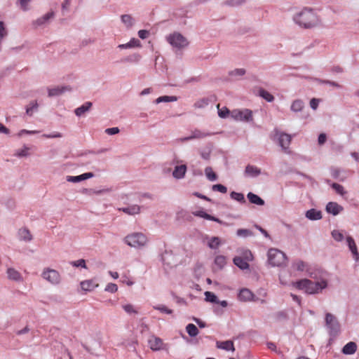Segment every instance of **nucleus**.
I'll list each match as a JSON object with an SVG mask.
<instances>
[{"mask_svg": "<svg viewBox=\"0 0 359 359\" xmlns=\"http://www.w3.org/2000/svg\"><path fill=\"white\" fill-rule=\"evenodd\" d=\"M268 262L272 266H285L287 263V257L285 254L276 249L271 248L268 251Z\"/></svg>", "mask_w": 359, "mask_h": 359, "instance_id": "nucleus-3", "label": "nucleus"}, {"mask_svg": "<svg viewBox=\"0 0 359 359\" xmlns=\"http://www.w3.org/2000/svg\"><path fill=\"white\" fill-rule=\"evenodd\" d=\"M54 16L55 13L54 11H51L43 15L42 17H40L33 21L32 25L35 28L46 25L49 22L50 20L54 18Z\"/></svg>", "mask_w": 359, "mask_h": 359, "instance_id": "nucleus-10", "label": "nucleus"}, {"mask_svg": "<svg viewBox=\"0 0 359 359\" xmlns=\"http://www.w3.org/2000/svg\"><path fill=\"white\" fill-rule=\"evenodd\" d=\"M320 100L316 98H312L310 101V107L313 109L316 110L319 104Z\"/></svg>", "mask_w": 359, "mask_h": 359, "instance_id": "nucleus-59", "label": "nucleus"}, {"mask_svg": "<svg viewBox=\"0 0 359 359\" xmlns=\"http://www.w3.org/2000/svg\"><path fill=\"white\" fill-rule=\"evenodd\" d=\"M327 140L326 135L325 133H320L318 136V142L320 145L323 144Z\"/></svg>", "mask_w": 359, "mask_h": 359, "instance_id": "nucleus-63", "label": "nucleus"}, {"mask_svg": "<svg viewBox=\"0 0 359 359\" xmlns=\"http://www.w3.org/2000/svg\"><path fill=\"white\" fill-rule=\"evenodd\" d=\"M261 174V170L252 165H248L245 169V175L248 177H255Z\"/></svg>", "mask_w": 359, "mask_h": 359, "instance_id": "nucleus-17", "label": "nucleus"}, {"mask_svg": "<svg viewBox=\"0 0 359 359\" xmlns=\"http://www.w3.org/2000/svg\"><path fill=\"white\" fill-rule=\"evenodd\" d=\"M166 41L170 46L177 50L183 49L188 46L189 41L180 32H173L166 36Z\"/></svg>", "mask_w": 359, "mask_h": 359, "instance_id": "nucleus-4", "label": "nucleus"}, {"mask_svg": "<svg viewBox=\"0 0 359 359\" xmlns=\"http://www.w3.org/2000/svg\"><path fill=\"white\" fill-rule=\"evenodd\" d=\"M98 286V284L95 283L93 280H87L81 283V287L82 290L85 291H91Z\"/></svg>", "mask_w": 359, "mask_h": 359, "instance_id": "nucleus-26", "label": "nucleus"}, {"mask_svg": "<svg viewBox=\"0 0 359 359\" xmlns=\"http://www.w3.org/2000/svg\"><path fill=\"white\" fill-rule=\"evenodd\" d=\"M233 261L234 264L241 269H247L250 266L249 264L241 257H234Z\"/></svg>", "mask_w": 359, "mask_h": 359, "instance_id": "nucleus-29", "label": "nucleus"}, {"mask_svg": "<svg viewBox=\"0 0 359 359\" xmlns=\"http://www.w3.org/2000/svg\"><path fill=\"white\" fill-rule=\"evenodd\" d=\"M293 285L299 290H304L305 292L309 294H316L325 288L327 283V281L324 280L320 282H313L309 279H302L293 283Z\"/></svg>", "mask_w": 359, "mask_h": 359, "instance_id": "nucleus-2", "label": "nucleus"}, {"mask_svg": "<svg viewBox=\"0 0 359 359\" xmlns=\"http://www.w3.org/2000/svg\"><path fill=\"white\" fill-rule=\"evenodd\" d=\"M357 349V345L353 341L347 343L342 348V353L346 355L353 354Z\"/></svg>", "mask_w": 359, "mask_h": 359, "instance_id": "nucleus-25", "label": "nucleus"}, {"mask_svg": "<svg viewBox=\"0 0 359 359\" xmlns=\"http://www.w3.org/2000/svg\"><path fill=\"white\" fill-rule=\"evenodd\" d=\"M141 59V55L138 53H134L127 56L126 57L122 60L123 62H130V63H137Z\"/></svg>", "mask_w": 359, "mask_h": 359, "instance_id": "nucleus-32", "label": "nucleus"}, {"mask_svg": "<svg viewBox=\"0 0 359 359\" xmlns=\"http://www.w3.org/2000/svg\"><path fill=\"white\" fill-rule=\"evenodd\" d=\"M149 32L145 29H141L138 32V36L142 39H145L149 36Z\"/></svg>", "mask_w": 359, "mask_h": 359, "instance_id": "nucleus-61", "label": "nucleus"}, {"mask_svg": "<svg viewBox=\"0 0 359 359\" xmlns=\"http://www.w3.org/2000/svg\"><path fill=\"white\" fill-rule=\"evenodd\" d=\"M194 215L195 216L200 217H202V218H204V219H208V220H210V219H212V215H210L202 210L195 212H194Z\"/></svg>", "mask_w": 359, "mask_h": 359, "instance_id": "nucleus-54", "label": "nucleus"}, {"mask_svg": "<svg viewBox=\"0 0 359 359\" xmlns=\"http://www.w3.org/2000/svg\"><path fill=\"white\" fill-rule=\"evenodd\" d=\"M230 196L232 199L236 201H238L241 203H245V197H244V195L241 193H238V192H236V191H232L231 192L230 194Z\"/></svg>", "mask_w": 359, "mask_h": 359, "instance_id": "nucleus-37", "label": "nucleus"}, {"mask_svg": "<svg viewBox=\"0 0 359 359\" xmlns=\"http://www.w3.org/2000/svg\"><path fill=\"white\" fill-rule=\"evenodd\" d=\"M246 0H228L225 2L226 5L231 6H238L245 2Z\"/></svg>", "mask_w": 359, "mask_h": 359, "instance_id": "nucleus-53", "label": "nucleus"}, {"mask_svg": "<svg viewBox=\"0 0 359 359\" xmlns=\"http://www.w3.org/2000/svg\"><path fill=\"white\" fill-rule=\"evenodd\" d=\"M93 106V103L91 102H86L81 107L76 108L74 110V113L77 116H82L84 113L88 111Z\"/></svg>", "mask_w": 359, "mask_h": 359, "instance_id": "nucleus-23", "label": "nucleus"}, {"mask_svg": "<svg viewBox=\"0 0 359 359\" xmlns=\"http://www.w3.org/2000/svg\"><path fill=\"white\" fill-rule=\"evenodd\" d=\"M70 4L71 0H65L63 1V3L62 4V11L63 13L69 10Z\"/></svg>", "mask_w": 359, "mask_h": 359, "instance_id": "nucleus-58", "label": "nucleus"}, {"mask_svg": "<svg viewBox=\"0 0 359 359\" xmlns=\"http://www.w3.org/2000/svg\"><path fill=\"white\" fill-rule=\"evenodd\" d=\"M319 83L322 84H328L338 88H341V86L339 85L338 83L329 80H319Z\"/></svg>", "mask_w": 359, "mask_h": 359, "instance_id": "nucleus-56", "label": "nucleus"}, {"mask_svg": "<svg viewBox=\"0 0 359 359\" xmlns=\"http://www.w3.org/2000/svg\"><path fill=\"white\" fill-rule=\"evenodd\" d=\"M186 172H187L186 165H177V166H175V168L172 172V176L175 179H182V178H184Z\"/></svg>", "mask_w": 359, "mask_h": 359, "instance_id": "nucleus-18", "label": "nucleus"}, {"mask_svg": "<svg viewBox=\"0 0 359 359\" xmlns=\"http://www.w3.org/2000/svg\"><path fill=\"white\" fill-rule=\"evenodd\" d=\"M149 347L153 351H160L162 349L163 342L161 339L152 336L148 341Z\"/></svg>", "mask_w": 359, "mask_h": 359, "instance_id": "nucleus-14", "label": "nucleus"}, {"mask_svg": "<svg viewBox=\"0 0 359 359\" xmlns=\"http://www.w3.org/2000/svg\"><path fill=\"white\" fill-rule=\"evenodd\" d=\"M186 331L191 337H194L198 335V330L196 326L192 323H189L186 327Z\"/></svg>", "mask_w": 359, "mask_h": 359, "instance_id": "nucleus-34", "label": "nucleus"}, {"mask_svg": "<svg viewBox=\"0 0 359 359\" xmlns=\"http://www.w3.org/2000/svg\"><path fill=\"white\" fill-rule=\"evenodd\" d=\"M246 70L243 68H237L229 72V75L231 76H242L245 75Z\"/></svg>", "mask_w": 359, "mask_h": 359, "instance_id": "nucleus-43", "label": "nucleus"}, {"mask_svg": "<svg viewBox=\"0 0 359 359\" xmlns=\"http://www.w3.org/2000/svg\"><path fill=\"white\" fill-rule=\"evenodd\" d=\"M154 309L161 311V313H165L166 314H172L173 311L172 309H168L167 306L163 304L154 306Z\"/></svg>", "mask_w": 359, "mask_h": 359, "instance_id": "nucleus-46", "label": "nucleus"}, {"mask_svg": "<svg viewBox=\"0 0 359 359\" xmlns=\"http://www.w3.org/2000/svg\"><path fill=\"white\" fill-rule=\"evenodd\" d=\"M217 348L226 351H235L234 345L232 341L226 340L224 341H217Z\"/></svg>", "mask_w": 359, "mask_h": 359, "instance_id": "nucleus-21", "label": "nucleus"}, {"mask_svg": "<svg viewBox=\"0 0 359 359\" xmlns=\"http://www.w3.org/2000/svg\"><path fill=\"white\" fill-rule=\"evenodd\" d=\"M212 189L214 191H219L222 194H225L227 191V188L225 186L220 184H214L212 187Z\"/></svg>", "mask_w": 359, "mask_h": 359, "instance_id": "nucleus-50", "label": "nucleus"}, {"mask_svg": "<svg viewBox=\"0 0 359 359\" xmlns=\"http://www.w3.org/2000/svg\"><path fill=\"white\" fill-rule=\"evenodd\" d=\"M247 198H248L249 201L251 203H253V204H255L257 205H264L265 203L264 201L262 198H261L259 196H257V194H255L252 192H249L247 194Z\"/></svg>", "mask_w": 359, "mask_h": 359, "instance_id": "nucleus-24", "label": "nucleus"}, {"mask_svg": "<svg viewBox=\"0 0 359 359\" xmlns=\"http://www.w3.org/2000/svg\"><path fill=\"white\" fill-rule=\"evenodd\" d=\"M20 239L26 242L31 241L32 240V236L30 231L26 229H20L18 231Z\"/></svg>", "mask_w": 359, "mask_h": 359, "instance_id": "nucleus-27", "label": "nucleus"}, {"mask_svg": "<svg viewBox=\"0 0 359 359\" xmlns=\"http://www.w3.org/2000/svg\"><path fill=\"white\" fill-rule=\"evenodd\" d=\"M118 210L122 211L129 215H135L140 212L141 206L138 205H133L128 207L119 208Z\"/></svg>", "mask_w": 359, "mask_h": 359, "instance_id": "nucleus-16", "label": "nucleus"}, {"mask_svg": "<svg viewBox=\"0 0 359 359\" xmlns=\"http://www.w3.org/2000/svg\"><path fill=\"white\" fill-rule=\"evenodd\" d=\"M122 308L128 314H133V313L137 314V311L135 309L133 305H132L130 304H124L122 306Z\"/></svg>", "mask_w": 359, "mask_h": 359, "instance_id": "nucleus-47", "label": "nucleus"}, {"mask_svg": "<svg viewBox=\"0 0 359 359\" xmlns=\"http://www.w3.org/2000/svg\"><path fill=\"white\" fill-rule=\"evenodd\" d=\"M304 107V103L302 100L297 99L294 100L291 104L290 109L293 112L302 111Z\"/></svg>", "mask_w": 359, "mask_h": 359, "instance_id": "nucleus-28", "label": "nucleus"}, {"mask_svg": "<svg viewBox=\"0 0 359 359\" xmlns=\"http://www.w3.org/2000/svg\"><path fill=\"white\" fill-rule=\"evenodd\" d=\"M128 43L130 44V48H134V47H138L140 46V41L135 38L130 39V41Z\"/></svg>", "mask_w": 359, "mask_h": 359, "instance_id": "nucleus-60", "label": "nucleus"}, {"mask_svg": "<svg viewBox=\"0 0 359 359\" xmlns=\"http://www.w3.org/2000/svg\"><path fill=\"white\" fill-rule=\"evenodd\" d=\"M341 170L338 168H332L331 170V175L334 179H339Z\"/></svg>", "mask_w": 359, "mask_h": 359, "instance_id": "nucleus-62", "label": "nucleus"}, {"mask_svg": "<svg viewBox=\"0 0 359 359\" xmlns=\"http://www.w3.org/2000/svg\"><path fill=\"white\" fill-rule=\"evenodd\" d=\"M325 321L329 334L332 337L337 336L340 331V325L337 318L333 314L326 313Z\"/></svg>", "mask_w": 359, "mask_h": 359, "instance_id": "nucleus-6", "label": "nucleus"}, {"mask_svg": "<svg viewBox=\"0 0 359 359\" xmlns=\"http://www.w3.org/2000/svg\"><path fill=\"white\" fill-rule=\"evenodd\" d=\"M121 22L128 27L130 28L133 27L135 23V20L133 18L128 14H124L121 16Z\"/></svg>", "mask_w": 359, "mask_h": 359, "instance_id": "nucleus-30", "label": "nucleus"}, {"mask_svg": "<svg viewBox=\"0 0 359 359\" xmlns=\"http://www.w3.org/2000/svg\"><path fill=\"white\" fill-rule=\"evenodd\" d=\"M276 137L278 138V144L281 148L286 151L290 144L292 137L290 135L285 133H281L276 130Z\"/></svg>", "mask_w": 359, "mask_h": 359, "instance_id": "nucleus-9", "label": "nucleus"}, {"mask_svg": "<svg viewBox=\"0 0 359 359\" xmlns=\"http://www.w3.org/2000/svg\"><path fill=\"white\" fill-rule=\"evenodd\" d=\"M305 216L310 220H319L322 218V212L320 210L312 208L306 212Z\"/></svg>", "mask_w": 359, "mask_h": 359, "instance_id": "nucleus-19", "label": "nucleus"}, {"mask_svg": "<svg viewBox=\"0 0 359 359\" xmlns=\"http://www.w3.org/2000/svg\"><path fill=\"white\" fill-rule=\"evenodd\" d=\"M125 243L135 248H140L146 245L147 238L146 236L142 233H133L126 236L124 238Z\"/></svg>", "mask_w": 359, "mask_h": 359, "instance_id": "nucleus-5", "label": "nucleus"}, {"mask_svg": "<svg viewBox=\"0 0 359 359\" xmlns=\"http://www.w3.org/2000/svg\"><path fill=\"white\" fill-rule=\"evenodd\" d=\"M205 299L206 302H209L211 303L218 302V299H217V296L212 292H208V291L205 292Z\"/></svg>", "mask_w": 359, "mask_h": 359, "instance_id": "nucleus-42", "label": "nucleus"}, {"mask_svg": "<svg viewBox=\"0 0 359 359\" xmlns=\"http://www.w3.org/2000/svg\"><path fill=\"white\" fill-rule=\"evenodd\" d=\"M72 90V87L69 86H56L52 88L48 89V97L59 96L65 92H69Z\"/></svg>", "mask_w": 359, "mask_h": 359, "instance_id": "nucleus-11", "label": "nucleus"}, {"mask_svg": "<svg viewBox=\"0 0 359 359\" xmlns=\"http://www.w3.org/2000/svg\"><path fill=\"white\" fill-rule=\"evenodd\" d=\"M325 210L328 213L336 216L343 211L344 208L336 202H329L326 205Z\"/></svg>", "mask_w": 359, "mask_h": 359, "instance_id": "nucleus-12", "label": "nucleus"}, {"mask_svg": "<svg viewBox=\"0 0 359 359\" xmlns=\"http://www.w3.org/2000/svg\"><path fill=\"white\" fill-rule=\"evenodd\" d=\"M332 238L337 242H340L344 239V235L341 232L338 230H333L331 232Z\"/></svg>", "mask_w": 359, "mask_h": 359, "instance_id": "nucleus-48", "label": "nucleus"}, {"mask_svg": "<svg viewBox=\"0 0 359 359\" xmlns=\"http://www.w3.org/2000/svg\"><path fill=\"white\" fill-rule=\"evenodd\" d=\"M215 264L221 269L226 264V257L223 255H218L215 259Z\"/></svg>", "mask_w": 359, "mask_h": 359, "instance_id": "nucleus-40", "label": "nucleus"}, {"mask_svg": "<svg viewBox=\"0 0 359 359\" xmlns=\"http://www.w3.org/2000/svg\"><path fill=\"white\" fill-rule=\"evenodd\" d=\"M111 191V189H99L96 190L94 189H87L84 188L81 190V193L84 195L87 196H93V195H100L104 193H109Z\"/></svg>", "mask_w": 359, "mask_h": 359, "instance_id": "nucleus-20", "label": "nucleus"}, {"mask_svg": "<svg viewBox=\"0 0 359 359\" xmlns=\"http://www.w3.org/2000/svg\"><path fill=\"white\" fill-rule=\"evenodd\" d=\"M332 187L336 191V192L337 194H340L341 196H344L346 193L344 191V189L343 186H341L339 184L332 183Z\"/></svg>", "mask_w": 359, "mask_h": 359, "instance_id": "nucleus-49", "label": "nucleus"}, {"mask_svg": "<svg viewBox=\"0 0 359 359\" xmlns=\"http://www.w3.org/2000/svg\"><path fill=\"white\" fill-rule=\"evenodd\" d=\"M191 135H192L193 140L194 139H202L205 137L212 135V133H205V132L201 131L200 130L196 129L192 132Z\"/></svg>", "mask_w": 359, "mask_h": 359, "instance_id": "nucleus-33", "label": "nucleus"}, {"mask_svg": "<svg viewBox=\"0 0 359 359\" xmlns=\"http://www.w3.org/2000/svg\"><path fill=\"white\" fill-rule=\"evenodd\" d=\"M83 180V175L78 176H67V181L73 183H77Z\"/></svg>", "mask_w": 359, "mask_h": 359, "instance_id": "nucleus-52", "label": "nucleus"}, {"mask_svg": "<svg viewBox=\"0 0 359 359\" xmlns=\"http://www.w3.org/2000/svg\"><path fill=\"white\" fill-rule=\"evenodd\" d=\"M205 174L210 181H215L217 179V175L213 172L211 167H206L205 168Z\"/></svg>", "mask_w": 359, "mask_h": 359, "instance_id": "nucleus-36", "label": "nucleus"}, {"mask_svg": "<svg viewBox=\"0 0 359 359\" xmlns=\"http://www.w3.org/2000/svg\"><path fill=\"white\" fill-rule=\"evenodd\" d=\"M118 290V286L115 283H109L106 287L105 291L109 292H116Z\"/></svg>", "mask_w": 359, "mask_h": 359, "instance_id": "nucleus-55", "label": "nucleus"}, {"mask_svg": "<svg viewBox=\"0 0 359 359\" xmlns=\"http://www.w3.org/2000/svg\"><path fill=\"white\" fill-rule=\"evenodd\" d=\"M8 278L15 281L22 280V276L17 270L13 268H8L6 271Z\"/></svg>", "mask_w": 359, "mask_h": 359, "instance_id": "nucleus-22", "label": "nucleus"}, {"mask_svg": "<svg viewBox=\"0 0 359 359\" xmlns=\"http://www.w3.org/2000/svg\"><path fill=\"white\" fill-rule=\"evenodd\" d=\"M258 95L269 102H272L274 100L273 95L263 88L259 89Z\"/></svg>", "mask_w": 359, "mask_h": 359, "instance_id": "nucleus-31", "label": "nucleus"}, {"mask_svg": "<svg viewBox=\"0 0 359 359\" xmlns=\"http://www.w3.org/2000/svg\"><path fill=\"white\" fill-rule=\"evenodd\" d=\"M177 100V97L176 96L164 95V96H161V97H158L155 100V102L156 104H159L161 102H175Z\"/></svg>", "mask_w": 359, "mask_h": 359, "instance_id": "nucleus-35", "label": "nucleus"}, {"mask_svg": "<svg viewBox=\"0 0 359 359\" xmlns=\"http://www.w3.org/2000/svg\"><path fill=\"white\" fill-rule=\"evenodd\" d=\"M38 109V104L36 101H33L29 104L26 109V114L29 116H32L34 111Z\"/></svg>", "mask_w": 359, "mask_h": 359, "instance_id": "nucleus-41", "label": "nucleus"}, {"mask_svg": "<svg viewBox=\"0 0 359 359\" xmlns=\"http://www.w3.org/2000/svg\"><path fill=\"white\" fill-rule=\"evenodd\" d=\"M41 276L43 278L53 285L59 284L61 280L59 272L55 269L49 268L45 269Z\"/></svg>", "mask_w": 359, "mask_h": 359, "instance_id": "nucleus-7", "label": "nucleus"}, {"mask_svg": "<svg viewBox=\"0 0 359 359\" xmlns=\"http://www.w3.org/2000/svg\"><path fill=\"white\" fill-rule=\"evenodd\" d=\"M119 131V128L117 127L109 128L105 130V133L109 135L117 134Z\"/></svg>", "mask_w": 359, "mask_h": 359, "instance_id": "nucleus-57", "label": "nucleus"}, {"mask_svg": "<svg viewBox=\"0 0 359 359\" xmlns=\"http://www.w3.org/2000/svg\"><path fill=\"white\" fill-rule=\"evenodd\" d=\"M229 113V111L227 108H224V109H219L218 111V115L221 118H225L227 114Z\"/></svg>", "mask_w": 359, "mask_h": 359, "instance_id": "nucleus-64", "label": "nucleus"}, {"mask_svg": "<svg viewBox=\"0 0 359 359\" xmlns=\"http://www.w3.org/2000/svg\"><path fill=\"white\" fill-rule=\"evenodd\" d=\"M236 235L239 237H249L252 236L254 235L253 232L247 229H239L236 231Z\"/></svg>", "mask_w": 359, "mask_h": 359, "instance_id": "nucleus-38", "label": "nucleus"}, {"mask_svg": "<svg viewBox=\"0 0 359 359\" xmlns=\"http://www.w3.org/2000/svg\"><path fill=\"white\" fill-rule=\"evenodd\" d=\"M208 104H209L208 100L207 98H203V99H201V100L196 101L194 103V107L195 108L202 109V108L205 107Z\"/></svg>", "mask_w": 359, "mask_h": 359, "instance_id": "nucleus-45", "label": "nucleus"}, {"mask_svg": "<svg viewBox=\"0 0 359 359\" xmlns=\"http://www.w3.org/2000/svg\"><path fill=\"white\" fill-rule=\"evenodd\" d=\"M293 20L299 27L305 29L313 28L320 23V20L315 11L307 7L295 13Z\"/></svg>", "mask_w": 359, "mask_h": 359, "instance_id": "nucleus-1", "label": "nucleus"}, {"mask_svg": "<svg viewBox=\"0 0 359 359\" xmlns=\"http://www.w3.org/2000/svg\"><path fill=\"white\" fill-rule=\"evenodd\" d=\"M346 241L349 248V250L352 252V255L353 256V258L356 262L359 260V253L358 252L357 246L355 245V243L352 237L348 236L346 238Z\"/></svg>", "mask_w": 359, "mask_h": 359, "instance_id": "nucleus-15", "label": "nucleus"}, {"mask_svg": "<svg viewBox=\"0 0 359 359\" xmlns=\"http://www.w3.org/2000/svg\"><path fill=\"white\" fill-rule=\"evenodd\" d=\"M220 245V239L219 237H212L208 242V247L211 249H217Z\"/></svg>", "mask_w": 359, "mask_h": 359, "instance_id": "nucleus-39", "label": "nucleus"}, {"mask_svg": "<svg viewBox=\"0 0 359 359\" xmlns=\"http://www.w3.org/2000/svg\"><path fill=\"white\" fill-rule=\"evenodd\" d=\"M238 299L241 301L247 302V301H257V299L255 298L254 294L247 288H243L240 290L238 294Z\"/></svg>", "mask_w": 359, "mask_h": 359, "instance_id": "nucleus-13", "label": "nucleus"}, {"mask_svg": "<svg viewBox=\"0 0 359 359\" xmlns=\"http://www.w3.org/2000/svg\"><path fill=\"white\" fill-rule=\"evenodd\" d=\"M71 264L75 267H81L83 269H87L86 261L83 259H80L79 260L72 262Z\"/></svg>", "mask_w": 359, "mask_h": 359, "instance_id": "nucleus-51", "label": "nucleus"}, {"mask_svg": "<svg viewBox=\"0 0 359 359\" xmlns=\"http://www.w3.org/2000/svg\"><path fill=\"white\" fill-rule=\"evenodd\" d=\"M231 116L238 121H250L252 120V112L248 109L243 110H233L231 112Z\"/></svg>", "mask_w": 359, "mask_h": 359, "instance_id": "nucleus-8", "label": "nucleus"}, {"mask_svg": "<svg viewBox=\"0 0 359 359\" xmlns=\"http://www.w3.org/2000/svg\"><path fill=\"white\" fill-rule=\"evenodd\" d=\"M29 147L24 146L22 149L17 150L15 155L18 157L27 156L29 155Z\"/></svg>", "mask_w": 359, "mask_h": 359, "instance_id": "nucleus-44", "label": "nucleus"}]
</instances>
